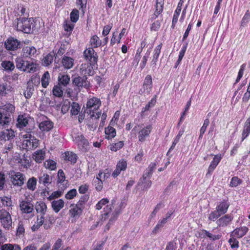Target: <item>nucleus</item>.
Here are the masks:
<instances>
[{"mask_svg":"<svg viewBox=\"0 0 250 250\" xmlns=\"http://www.w3.org/2000/svg\"><path fill=\"white\" fill-rule=\"evenodd\" d=\"M152 129V125H148L140 130L138 133L139 141L141 142H144L146 140V138L149 136Z\"/></svg>","mask_w":250,"mask_h":250,"instance_id":"obj_15","label":"nucleus"},{"mask_svg":"<svg viewBox=\"0 0 250 250\" xmlns=\"http://www.w3.org/2000/svg\"><path fill=\"white\" fill-rule=\"evenodd\" d=\"M70 102L67 100L64 101L62 107V112L63 114L66 113L69 109Z\"/></svg>","mask_w":250,"mask_h":250,"instance_id":"obj_62","label":"nucleus"},{"mask_svg":"<svg viewBox=\"0 0 250 250\" xmlns=\"http://www.w3.org/2000/svg\"><path fill=\"white\" fill-rule=\"evenodd\" d=\"M52 93L54 96L62 97L63 95V91L62 88L58 85H55L52 90Z\"/></svg>","mask_w":250,"mask_h":250,"instance_id":"obj_50","label":"nucleus"},{"mask_svg":"<svg viewBox=\"0 0 250 250\" xmlns=\"http://www.w3.org/2000/svg\"><path fill=\"white\" fill-rule=\"evenodd\" d=\"M209 124V119L206 118L204 122V124L201 127L200 130V135L199 137V139H202L204 134L205 133L206 129L208 125Z\"/></svg>","mask_w":250,"mask_h":250,"instance_id":"obj_47","label":"nucleus"},{"mask_svg":"<svg viewBox=\"0 0 250 250\" xmlns=\"http://www.w3.org/2000/svg\"><path fill=\"white\" fill-rule=\"evenodd\" d=\"M101 105L100 99L93 97L89 99L86 104V113L90 115L91 118L94 116V111H97Z\"/></svg>","mask_w":250,"mask_h":250,"instance_id":"obj_4","label":"nucleus"},{"mask_svg":"<svg viewBox=\"0 0 250 250\" xmlns=\"http://www.w3.org/2000/svg\"><path fill=\"white\" fill-rule=\"evenodd\" d=\"M124 145V143L123 141H119L117 143H115L113 144L110 147V149L112 151H117V150L120 149Z\"/></svg>","mask_w":250,"mask_h":250,"instance_id":"obj_57","label":"nucleus"},{"mask_svg":"<svg viewBox=\"0 0 250 250\" xmlns=\"http://www.w3.org/2000/svg\"><path fill=\"white\" fill-rule=\"evenodd\" d=\"M229 207L228 200L224 199L219 203L216 207V210L212 211L208 216V220L215 221L223 215H225Z\"/></svg>","mask_w":250,"mask_h":250,"instance_id":"obj_2","label":"nucleus"},{"mask_svg":"<svg viewBox=\"0 0 250 250\" xmlns=\"http://www.w3.org/2000/svg\"><path fill=\"white\" fill-rule=\"evenodd\" d=\"M112 205H107L104 208V213L102 214V221H105L108 217V215L112 210Z\"/></svg>","mask_w":250,"mask_h":250,"instance_id":"obj_46","label":"nucleus"},{"mask_svg":"<svg viewBox=\"0 0 250 250\" xmlns=\"http://www.w3.org/2000/svg\"><path fill=\"white\" fill-rule=\"evenodd\" d=\"M44 165L46 168L53 170L56 168V163L52 160L45 161Z\"/></svg>","mask_w":250,"mask_h":250,"instance_id":"obj_51","label":"nucleus"},{"mask_svg":"<svg viewBox=\"0 0 250 250\" xmlns=\"http://www.w3.org/2000/svg\"><path fill=\"white\" fill-rule=\"evenodd\" d=\"M246 64L245 63H243L240 67V68L239 70V72H238V76H237V77L236 78V80L235 81V84L238 83L240 79H241V78L242 77L243 75V74H244V71L245 69V67H246Z\"/></svg>","mask_w":250,"mask_h":250,"instance_id":"obj_59","label":"nucleus"},{"mask_svg":"<svg viewBox=\"0 0 250 250\" xmlns=\"http://www.w3.org/2000/svg\"><path fill=\"white\" fill-rule=\"evenodd\" d=\"M164 0H156L155 5V10L157 13L161 14L164 10Z\"/></svg>","mask_w":250,"mask_h":250,"instance_id":"obj_43","label":"nucleus"},{"mask_svg":"<svg viewBox=\"0 0 250 250\" xmlns=\"http://www.w3.org/2000/svg\"><path fill=\"white\" fill-rule=\"evenodd\" d=\"M12 202L10 197L3 196L0 197V205L3 207H10L12 206Z\"/></svg>","mask_w":250,"mask_h":250,"instance_id":"obj_39","label":"nucleus"},{"mask_svg":"<svg viewBox=\"0 0 250 250\" xmlns=\"http://www.w3.org/2000/svg\"><path fill=\"white\" fill-rule=\"evenodd\" d=\"M152 86V77L150 75H147L144 80L143 87L139 90V93L140 95L144 93L149 94L151 91Z\"/></svg>","mask_w":250,"mask_h":250,"instance_id":"obj_12","label":"nucleus"},{"mask_svg":"<svg viewBox=\"0 0 250 250\" xmlns=\"http://www.w3.org/2000/svg\"><path fill=\"white\" fill-rule=\"evenodd\" d=\"M80 106L79 104L76 103V102H73L71 105V113L72 115H77L79 112H80Z\"/></svg>","mask_w":250,"mask_h":250,"instance_id":"obj_55","label":"nucleus"},{"mask_svg":"<svg viewBox=\"0 0 250 250\" xmlns=\"http://www.w3.org/2000/svg\"><path fill=\"white\" fill-rule=\"evenodd\" d=\"M1 66L6 70L12 71L15 68L14 64L9 61H2Z\"/></svg>","mask_w":250,"mask_h":250,"instance_id":"obj_45","label":"nucleus"},{"mask_svg":"<svg viewBox=\"0 0 250 250\" xmlns=\"http://www.w3.org/2000/svg\"><path fill=\"white\" fill-rule=\"evenodd\" d=\"M51 178L47 174H43V176L40 178L39 181L40 182H42V183L45 185L46 184H50L51 183Z\"/></svg>","mask_w":250,"mask_h":250,"instance_id":"obj_61","label":"nucleus"},{"mask_svg":"<svg viewBox=\"0 0 250 250\" xmlns=\"http://www.w3.org/2000/svg\"><path fill=\"white\" fill-rule=\"evenodd\" d=\"M250 20V12L247 10L245 13L241 21V26L244 27L247 25Z\"/></svg>","mask_w":250,"mask_h":250,"instance_id":"obj_52","label":"nucleus"},{"mask_svg":"<svg viewBox=\"0 0 250 250\" xmlns=\"http://www.w3.org/2000/svg\"><path fill=\"white\" fill-rule=\"evenodd\" d=\"M0 222L5 229H9L11 226L12 221L10 214L4 209H0Z\"/></svg>","mask_w":250,"mask_h":250,"instance_id":"obj_7","label":"nucleus"},{"mask_svg":"<svg viewBox=\"0 0 250 250\" xmlns=\"http://www.w3.org/2000/svg\"><path fill=\"white\" fill-rule=\"evenodd\" d=\"M9 175L14 185L21 186L23 184L24 179L21 173L12 170L10 171Z\"/></svg>","mask_w":250,"mask_h":250,"instance_id":"obj_10","label":"nucleus"},{"mask_svg":"<svg viewBox=\"0 0 250 250\" xmlns=\"http://www.w3.org/2000/svg\"><path fill=\"white\" fill-rule=\"evenodd\" d=\"M35 209L38 213H40V214H38L40 216H42L44 217L46 211L47 206L44 202L40 201L36 203Z\"/></svg>","mask_w":250,"mask_h":250,"instance_id":"obj_24","label":"nucleus"},{"mask_svg":"<svg viewBox=\"0 0 250 250\" xmlns=\"http://www.w3.org/2000/svg\"><path fill=\"white\" fill-rule=\"evenodd\" d=\"M20 208L22 213H29L31 212V203L29 201H23L20 204Z\"/></svg>","mask_w":250,"mask_h":250,"instance_id":"obj_30","label":"nucleus"},{"mask_svg":"<svg viewBox=\"0 0 250 250\" xmlns=\"http://www.w3.org/2000/svg\"><path fill=\"white\" fill-rule=\"evenodd\" d=\"M44 217L42 216L37 215V220L35 224L32 226V231H35L38 229L41 226H42L44 223Z\"/></svg>","mask_w":250,"mask_h":250,"instance_id":"obj_41","label":"nucleus"},{"mask_svg":"<svg viewBox=\"0 0 250 250\" xmlns=\"http://www.w3.org/2000/svg\"><path fill=\"white\" fill-rule=\"evenodd\" d=\"M1 250H21L20 247L17 244H5L0 247Z\"/></svg>","mask_w":250,"mask_h":250,"instance_id":"obj_40","label":"nucleus"},{"mask_svg":"<svg viewBox=\"0 0 250 250\" xmlns=\"http://www.w3.org/2000/svg\"><path fill=\"white\" fill-rule=\"evenodd\" d=\"M16 126L18 128L20 129L23 128L25 127L28 122V117L26 114L19 115L17 120Z\"/></svg>","mask_w":250,"mask_h":250,"instance_id":"obj_22","label":"nucleus"},{"mask_svg":"<svg viewBox=\"0 0 250 250\" xmlns=\"http://www.w3.org/2000/svg\"><path fill=\"white\" fill-rule=\"evenodd\" d=\"M231 238L229 240V243L231 249H237L239 248V241L235 238V236H230Z\"/></svg>","mask_w":250,"mask_h":250,"instance_id":"obj_54","label":"nucleus"},{"mask_svg":"<svg viewBox=\"0 0 250 250\" xmlns=\"http://www.w3.org/2000/svg\"><path fill=\"white\" fill-rule=\"evenodd\" d=\"M0 133V140H10L15 137V132L12 129L3 128Z\"/></svg>","mask_w":250,"mask_h":250,"instance_id":"obj_20","label":"nucleus"},{"mask_svg":"<svg viewBox=\"0 0 250 250\" xmlns=\"http://www.w3.org/2000/svg\"><path fill=\"white\" fill-rule=\"evenodd\" d=\"M144 184V189H147L149 188L151 186V181L148 178H146V180H143V178H141L139 181V184Z\"/></svg>","mask_w":250,"mask_h":250,"instance_id":"obj_60","label":"nucleus"},{"mask_svg":"<svg viewBox=\"0 0 250 250\" xmlns=\"http://www.w3.org/2000/svg\"><path fill=\"white\" fill-rule=\"evenodd\" d=\"M70 20L73 22H76L79 18V11L76 9H74L70 14Z\"/></svg>","mask_w":250,"mask_h":250,"instance_id":"obj_49","label":"nucleus"},{"mask_svg":"<svg viewBox=\"0 0 250 250\" xmlns=\"http://www.w3.org/2000/svg\"><path fill=\"white\" fill-rule=\"evenodd\" d=\"M109 201L107 198H103L98 202L96 205V208L98 210L101 209L104 205L107 204Z\"/></svg>","mask_w":250,"mask_h":250,"instance_id":"obj_63","label":"nucleus"},{"mask_svg":"<svg viewBox=\"0 0 250 250\" xmlns=\"http://www.w3.org/2000/svg\"><path fill=\"white\" fill-rule=\"evenodd\" d=\"M32 33H37L42 27L41 20L39 18H35L34 19H32Z\"/></svg>","mask_w":250,"mask_h":250,"instance_id":"obj_35","label":"nucleus"},{"mask_svg":"<svg viewBox=\"0 0 250 250\" xmlns=\"http://www.w3.org/2000/svg\"><path fill=\"white\" fill-rule=\"evenodd\" d=\"M162 44L160 43L158 46H157L154 50L153 59L151 61V64L154 66H155L156 65V62L158 61V59L159 56V55L161 53V49L162 48Z\"/></svg>","mask_w":250,"mask_h":250,"instance_id":"obj_32","label":"nucleus"},{"mask_svg":"<svg viewBox=\"0 0 250 250\" xmlns=\"http://www.w3.org/2000/svg\"><path fill=\"white\" fill-rule=\"evenodd\" d=\"M50 78V74L48 71L44 72L42 76L41 82L43 87L46 88L49 84V79Z\"/></svg>","mask_w":250,"mask_h":250,"instance_id":"obj_44","label":"nucleus"},{"mask_svg":"<svg viewBox=\"0 0 250 250\" xmlns=\"http://www.w3.org/2000/svg\"><path fill=\"white\" fill-rule=\"evenodd\" d=\"M74 60L69 57L64 56L62 61L63 66L66 69H70L73 66Z\"/></svg>","mask_w":250,"mask_h":250,"instance_id":"obj_36","label":"nucleus"},{"mask_svg":"<svg viewBox=\"0 0 250 250\" xmlns=\"http://www.w3.org/2000/svg\"><path fill=\"white\" fill-rule=\"evenodd\" d=\"M84 59L87 61L90 64L95 66L97 65L98 56L93 48H86L83 52Z\"/></svg>","mask_w":250,"mask_h":250,"instance_id":"obj_5","label":"nucleus"},{"mask_svg":"<svg viewBox=\"0 0 250 250\" xmlns=\"http://www.w3.org/2000/svg\"><path fill=\"white\" fill-rule=\"evenodd\" d=\"M77 194V190L75 188L68 191L65 195L66 199L70 200L73 199Z\"/></svg>","mask_w":250,"mask_h":250,"instance_id":"obj_58","label":"nucleus"},{"mask_svg":"<svg viewBox=\"0 0 250 250\" xmlns=\"http://www.w3.org/2000/svg\"><path fill=\"white\" fill-rule=\"evenodd\" d=\"M58 81L59 83H61L64 86H66L69 83L70 77L68 75L63 74L59 76Z\"/></svg>","mask_w":250,"mask_h":250,"instance_id":"obj_42","label":"nucleus"},{"mask_svg":"<svg viewBox=\"0 0 250 250\" xmlns=\"http://www.w3.org/2000/svg\"><path fill=\"white\" fill-rule=\"evenodd\" d=\"M249 231V229L246 226L237 228L234 229L230 234V236H235L237 238L243 237Z\"/></svg>","mask_w":250,"mask_h":250,"instance_id":"obj_16","label":"nucleus"},{"mask_svg":"<svg viewBox=\"0 0 250 250\" xmlns=\"http://www.w3.org/2000/svg\"><path fill=\"white\" fill-rule=\"evenodd\" d=\"M12 90V87L10 84L7 83H0V98L5 96Z\"/></svg>","mask_w":250,"mask_h":250,"instance_id":"obj_26","label":"nucleus"},{"mask_svg":"<svg viewBox=\"0 0 250 250\" xmlns=\"http://www.w3.org/2000/svg\"><path fill=\"white\" fill-rule=\"evenodd\" d=\"M23 140L22 141L21 147L23 149L29 151L31 149V132L28 131L26 132L23 135Z\"/></svg>","mask_w":250,"mask_h":250,"instance_id":"obj_17","label":"nucleus"},{"mask_svg":"<svg viewBox=\"0 0 250 250\" xmlns=\"http://www.w3.org/2000/svg\"><path fill=\"white\" fill-rule=\"evenodd\" d=\"M38 126L42 131H49L53 127L54 124L50 120H48L46 116H41L37 120Z\"/></svg>","mask_w":250,"mask_h":250,"instance_id":"obj_6","label":"nucleus"},{"mask_svg":"<svg viewBox=\"0 0 250 250\" xmlns=\"http://www.w3.org/2000/svg\"><path fill=\"white\" fill-rule=\"evenodd\" d=\"M183 0H180L179 2L177 7L174 12L173 18H176V19H178V17L180 14L182 9V6L183 4Z\"/></svg>","mask_w":250,"mask_h":250,"instance_id":"obj_56","label":"nucleus"},{"mask_svg":"<svg viewBox=\"0 0 250 250\" xmlns=\"http://www.w3.org/2000/svg\"><path fill=\"white\" fill-rule=\"evenodd\" d=\"M18 68L23 71L30 73L31 71V64L27 61H22L21 62L17 64Z\"/></svg>","mask_w":250,"mask_h":250,"instance_id":"obj_33","label":"nucleus"},{"mask_svg":"<svg viewBox=\"0 0 250 250\" xmlns=\"http://www.w3.org/2000/svg\"><path fill=\"white\" fill-rule=\"evenodd\" d=\"M156 102V96L155 95L151 100L146 104L145 107H143L142 109V111L140 113V116L142 118H144L146 116H147L148 113V111L149 110V109L151 107H153L155 105Z\"/></svg>","mask_w":250,"mask_h":250,"instance_id":"obj_18","label":"nucleus"},{"mask_svg":"<svg viewBox=\"0 0 250 250\" xmlns=\"http://www.w3.org/2000/svg\"><path fill=\"white\" fill-rule=\"evenodd\" d=\"M90 45L92 46L91 48H97L102 45V41L97 35H94L90 38L89 42Z\"/></svg>","mask_w":250,"mask_h":250,"instance_id":"obj_37","label":"nucleus"},{"mask_svg":"<svg viewBox=\"0 0 250 250\" xmlns=\"http://www.w3.org/2000/svg\"><path fill=\"white\" fill-rule=\"evenodd\" d=\"M30 19L28 18H20L17 23V29L25 33H30L31 31V24Z\"/></svg>","mask_w":250,"mask_h":250,"instance_id":"obj_8","label":"nucleus"},{"mask_svg":"<svg viewBox=\"0 0 250 250\" xmlns=\"http://www.w3.org/2000/svg\"><path fill=\"white\" fill-rule=\"evenodd\" d=\"M105 138L108 140L113 138L116 134V130L111 126H108L105 128Z\"/></svg>","mask_w":250,"mask_h":250,"instance_id":"obj_34","label":"nucleus"},{"mask_svg":"<svg viewBox=\"0 0 250 250\" xmlns=\"http://www.w3.org/2000/svg\"><path fill=\"white\" fill-rule=\"evenodd\" d=\"M201 236L203 238L208 237L212 241L219 240L222 237L221 234L214 235L206 229L202 230V233L201 234Z\"/></svg>","mask_w":250,"mask_h":250,"instance_id":"obj_27","label":"nucleus"},{"mask_svg":"<svg viewBox=\"0 0 250 250\" xmlns=\"http://www.w3.org/2000/svg\"><path fill=\"white\" fill-rule=\"evenodd\" d=\"M57 185L62 186V188L66 189L68 186V182L65 179V176L62 169H59L58 172Z\"/></svg>","mask_w":250,"mask_h":250,"instance_id":"obj_19","label":"nucleus"},{"mask_svg":"<svg viewBox=\"0 0 250 250\" xmlns=\"http://www.w3.org/2000/svg\"><path fill=\"white\" fill-rule=\"evenodd\" d=\"M242 180L237 176L233 177L229 184V186L231 187H236L237 186L240 185L242 183Z\"/></svg>","mask_w":250,"mask_h":250,"instance_id":"obj_53","label":"nucleus"},{"mask_svg":"<svg viewBox=\"0 0 250 250\" xmlns=\"http://www.w3.org/2000/svg\"><path fill=\"white\" fill-rule=\"evenodd\" d=\"M15 111V106L8 104L0 106V129L8 128L11 121V115Z\"/></svg>","mask_w":250,"mask_h":250,"instance_id":"obj_1","label":"nucleus"},{"mask_svg":"<svg viewBox=\"0 0 250 250\" xmlns=\"http://www.w3.org/2000/svg\"><path fill=\"white\" fill-rule=\"evenodd\" d=\"M127 168V162L124 159L120 160L116 167L115 169L112 173V176L113 178H116L119 176L122 171H124Z\"/></svg>","mask_w":250,"mask_h":250,"instance_id":"obj_14","label":"nucleus"},{"mask_svg":"<svg viewBox=\"0 0 250 250\" xmlns=\"http://www.w3.org/2000/svg\"><path fill=\"white\" fill-rule=\"evenodd\" d=\"M221 159V155H215L213 160L211 162L209 166L206 175L211 174V173L213 171V170L215 169V168L217 166L220 162Z\"/></svg>","mask_w":250,"mask_h":250,"instance_id":"obj_21","label":"nucleus"},{"mask_svg":"<svg viewBox=\"0 0 250 250\" xmlns=\"http://www.w3.org/2000/svg\"><path fill=\"white\" fill-rule=\"evenodd\" d=\"M45 158V151L42 150H37L32 154V159L37 163H41Z\"/></svg>","mask_w":250,"mask_h":250,"instance_id":"obj_29","label":"nucleus"},{"mask_svg":"<svg viewBox=\"0 0 250 250\" xmlns=\"http://www.w3.org/2000/svg\"><path fill=\"white\" fill-rule=\"evenodd\" d=\"M59 189L57 191L53 192L51 194L47 197V199L49 201L52 200L54 199L59 198L62 196L63 194L64 190L65 189H63L62 188V186L61 185H57Z\"/></svg>","mask_w":250,"mask_h":250,"instance_id":"obj_31","label":"nucleus"},{"mask_svg":"<svg viewBox=\"0 0 250 250\" xmlns=\"http://www.w3.org/2000/svg\"><path fill=\"white\" fill-rule=\"evenodd\" d=\"M70 207L71 208L69 210L70 216L75 220L78 219L82 213L81 209L77 206H74L73 204H71Z\"/></svg>","mask_w":250,"mask_h":250,"instance_id":"obj_23","label":"nucleus"},{"mask_svg":"<svg viewBox=\"0 0 250 250\" xmlns=\"http://www.w3.org/2000/svg\"><path fill=\"white\" fill-rule=\"evenodd\" d=\"M250 133V117L246 120L244 124L242 133V141L245 140Z\"/></svg>","mask_w":250,"mask_h":250,"instance_id":"obj_28","label":"nucleus"},{"mask_svg":"<svg viewBox=\"0 0 250 250\" xmlns=\"http://www.w3.org/2000/svg\"><path fill=\"white\" fill-rule=\"evenodd\" d=\"M93 185L95 187L96 190L100 191L103 188V182L101 179L99 177L96 178L93 180Z\"/></svg>","mask_w":250,"mask_h":250,"instance_id":"obj_48","label":"nucleus"},{"mask_svg":"<svg viewBox=\"0 0 250 250\" xmlns=\"http://www.w3.org/2000/svg\"><path fill=\"white\" fill-rule=\"evenodd\" d=\"M72 138L73 141L77 144L80 150L84 152L88 151L89 143L82 134H74Z\"/></svg>","mask_w":250,"mask_h":250,"instance_id":"obj_3","label":"nucleus"},{"mask_svg":"<svg viewBox=\"0 0 250 250\" xmlns=\"http://www.w3.org/2000/svg\"><path fill=\"white\" fill-rule=\"evenodd\" d=\"M65 160L71 162V164H74L77 160V156L72 152H67L65 153Z\"/></svg>","mask_w":250,"mask_h":250,"instance_id":"obj_38","label":"nucleus"},{"mask_svg":"<svg viewBox=\"0 0 250 250\" xmlns=\"http://www.w3.org/2000/svg\"><path fill=\"white\" fill-rule=\"evenodd\" d=\"M64 202L62 199L53 200L51 202V207L55 212L58 213L63 208Z\"/></svg>","mask_w":250,"mask_h":250,"instance_id":"obj_25","label":"nucleus"},{"mask_svg":"<svg viewBox=\"0 0 250 250\" xmlns=\"http://www.w3.org/2000/svg\"><path fill=\"white\" fill-rule=\"evenodd\" d=\"M72 83L79 88L84 87L86 88L90 87V82L87 81V77L86 76H83L82 77L77 76L73 78Z\"/></svg>","mask_w":250,"mask_h":250,"instance_id":"obj_9","label":"nucleus"},{"mask_svg":"<svg viewBox=\"0 0 250 250\" xmlns=\"http://www.w3.org/2000/svg\"><path fill=\"white\" fill-rule=\"evenodd\" d=\"M62 239L60 238L58 239L53 245L51 250H62L60 248L62 247Z\"/></svg>","mask_w":250,"mask_h":250,"instance_id":"obj_64","label":"nucleus"},{"mask_svg":"<svg viewBox=\"0 0 250 250\" xmlns=\"http://www.w3.org/2000/svg\"><path fill=\"white\" fill-rule=\"evenodd\" d=\"M21 42L17 39L11 37L7 39L4 43L5 48L9 51H14L18 49Z\"/></svg>","mask_w":250,"mask_h":250,"instance_id":"obj_13","label":"nucleus"},{"mask_svg":"<svg viewBox=\"0 0 250 250\" xmlns=\"http://www.w3.org/2000/svg\"><path fill=\"white\" fill-rule=\"evenodd\" d=\"M232 215L231 214H225L219 217L216 221L217 228H224L230 224L233 220Z\"/></svg>","mask_w":250,"mask_h":250,"instance_id":"obj_11","label":"nucleus"}]
</instances>
